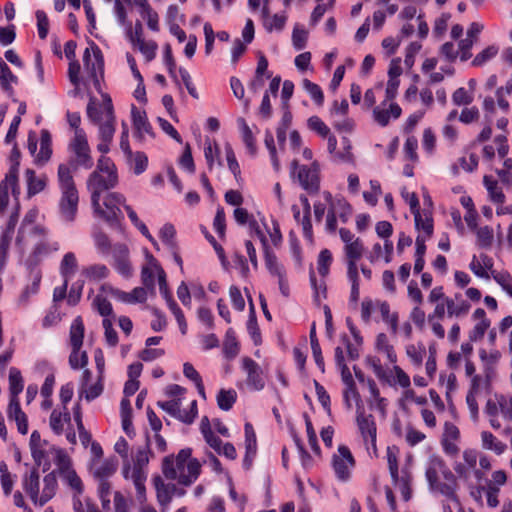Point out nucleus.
<instances>
[{"label": "nucleus", "instance_id": "nucleus-1", "mask_svg": "<svg viewBox=\"0 0 512 512\" xmlns=\"http://www.w3.org/2000/svg\"><path fill=\"white\" fill-rule=\"evenodd\" d=\"M87 115L90 121L98 127L100 140L97 145L98 151L102 154L108 153L116 131V117L110 96L103 94L102 103L99 105L94 99H91L87 105Z\"/></svg>", "mask_w": 512, "mask_h": 512}, {"label": "nucleus", "instance_id": "nucleus-2", "mask_svg": "<svg viewBox=\"0 0 512 512\" xmlns=\"http://www.w3.org/2000/svg\"><path fill=\"white\" fill-rule=\"evenodd\" d=\"M21 485L31 502L39 507L46 505L58 490L55 472L51 471L41 478L37 467H32L22 475Z\"/></svg>", "mask_w": 512, "mask_h": 512}, {"label": "nucleus", "instance_id": "nucleus-3", "mask_svg": "<svg viewBox=\"0 0 512 512\" xmlns=\"http://www.w3.org/2000/svg\"><path fill=\"white\" fill-rule=\"evenodd\" d=\"M201 465L197 459L191 458L190 449H182L176 457L167 456L162 463L163 475L170 480H178L182 485L189 486L198 478Z\"/></svg>", "mask_w": 512, "mask_h": 512}, {"label": "nucleus", "instance_id": "nucleus-4", "mask_svg": "<svg viewBox=\"0 0 512 512\" xmlns=\"http://www.w3.org/2000/svg\"><path fill=\"white\" fill-rule=\"evenodd\" d=\"M57 177L61 192L59 199L60 216L66 222H73L78 211L79 194L71 168L66 164H60Z\"/></svg>", "mask_w": 512, "mask_h": 512}, {"label": "nucleus", "instance_id": "nucleus-5", "mask_svg": "<svg viewBox=\"0 0 512 512\" xmlns=\"http://www.w3.org/2000/svg\"><path fill=\"white\" fill-rule=\"evenodd\" d=\"M118 183L117 169L113 161L101 156L97 161L96 169L87 179V189L91 194V202L98 205V198L106 190L114 188Z\"/></svg>", "mask_w": 512, "mask_h": 512}, {"label": "nucleus", "instance_id": "nucleus-6", "mask_svg": "<svg viewBox=\"0 0 512 512\" xmlns=\"http://www.w3.org/2000/svg\"><path fill=\"white\" fill-rule=\"evenodd\" d=\"M29 238L32 246L27 258L29 266H37L44 259L60 250V243L50 237L47 228L41 225H33L29 230Z\"/></svg>", "mask_w": 512, "mask_h": 512}, {"label": "nucleus", "instance_id": "nucleus-7", "mask_svg": "<svg viewBox=\"0 0 512 512\" xmlns=\"http://www.w3.org/2000/svg\"><path fill=\"white\" fill-rule=\"evenodd\" d=\"M290 176L307 193L314 195L320 190V165L312 161L309 165L293 160L290 165Z\"/></svg>", "mask_w": 512, "mask_h": 512}, {"label": "nucleus", "instance_id": "nucleus-8", "mask_svg": "<svg viewBox=\"0 0 512 512\" xmlns=\"http://www.w3.org/2000/svg\"><path fill=\"white\" fill-rule=\"evenodd\" d=\"M149 457L148 452L145 448L138 449L134 465L131 466L127 463L123 467V476L125 479L132 480L136 489V499L138 502L143 503L147 501L145 481L147 479V473L144 471V467L148 464Z\"/></svg>", "mask_w": 512, "mask_h": 512}, {"label": "nucleus", "instance_id": "nucleus-9", "mask_svg": "<svg viewBox=\"0 0 512 512\" xmlns=\"http://www.w3.org/2000/svg\"><path fill=\"white\" fill-rule=\"evenodd\" d=\"M125 203L124 195L111 192L108 193L101 203V196L98 198V205L95 206L93 202L92 208L94 214L107 222L110 226H116L122 218V212L119 208L120 205Z\"/></svg>", "mask_w": 512, "mask_h": 512}, {"label": "nucleus", "instance_id": "nucleus-10", "mask_svg": "<svg viewBox=\"0 0 512 512\" xmlns=\"http://www.w3.org/2000/svg\"><path fill=\"white\" fill-rule=\"evenodd\" d=\"M477 462L478 452L476 450H465L462 460L454 465V471L458 477L471 487L473 479L476 483H481L485 479L484 472L477 468Z\"/></svg>", "mask_w": 512, "mask_h": 512}, {"label": "nucleus", "instance_id": "nucleus-11", "mask_svg": "<svg viewBox=\"0 0 512 512\" xmlns=\"http://www.w3.org/2000/svg\"><path fill=\"white\" fill-rule=\"evenodd\" d=\"M69 148L73 154L71 165L74 169L79 167L91 169L93 167V159L91 157L90 147L84 130H78L69 144Z\"/></svg>", "mask_w": 512, "mask_h": 512}, {"label": "nucleus", "instance_id": "nucleus-12", "mask_svg": "<svg viewBox=\"0 0 512 512\" xmlns=\"http://www.w3.org/2000/svg\"><path fill=\"white\" fill-rule=\"evenodd\" d=\"M83 65L94 86L98 88L104 74V59L100 48L94 42L83 53Z\"/></svg>", "mask_w": 512, "mask_h": 512}, {"label": "nucleus", "instance_id": "nucleus-13", "mask_svg": "<svg viewBox=\"0 0 512 512\" xmlns=\"http://www.w3.org/2000/svg\"><path fill=\"white\" fill-rule=\"evenodd\" d=\"M55 451V464L62 481L68 485L77 495L83 492V483L75 470L71 467V461L64 450L53 448Z\"/></svg>", "mask_w": 512, "mask_h": 512}, {"label": "nucleus", "instance_id": "nucleus-14", "mask_svg": "<svg viewBox=\"0 0 512 512\" xmlns=\"http://www.w3.org/2000/svg\"><path fill=\"white\" fill-rule=\"evenodd\" d=\"M18 170L19 163L11 165L10 169L5 175V178L0 183V214H4L9 204V190L15 199L20 194V187L18 184Z\"/></svg>", "mask_w": 512, "mask_h": 512}, {"label": "nucleus", "instance_id": "nucleus-15", "mask_svg": "<svg viewBox=\"0 0 512 512\" xmlns=\"http://www.w3.org/2000/svg\"><path fill=\"white\" fill-rule=\"evenodd\" d=\"M354 465L355 461L349 448L345 445H340L337 453L332 458V467L337 479L343 482L347 481L350 478Z\"/></svg>", "mask_w": 512, "mask_h": 512}, {"label": "nucleus", "instance_id": "nucleus-16", "mask_svg": "<svg viewBox=\"0 0 512 512\" xmlns=\"http://www.w3.org/2000/svg\"><path fill=\"white\" fill-rule=\"evenodd\" d=\"M157 405L171 416L177 418L183 423L191 424L197 416V401L190 402L189 410L181 409V399H172L166 402H158Z\"/></svg>", "mask_w": 512, "mask_h": 512}, {"label": "nucleus", "instance_id": "nucleus-17", "mask_svg": "<svg viewBox=\"0 0 512 512\" xmlns=\"http://www.w3.org/2000/svg\"><path fill=\"white\" fill-rule=\"evenodd\" d=\"M92 372L84 369L78 389L79 399L84 398L87 402H91L101 396L104 391V378L97 376V380L91 383Z\"/></svg>", "mask_w": 512, "mask_h": 512}, {"label": "nucleus", "instance_id": "nucleus-18", "mask_svg": "<svg viewBox=\"0 0 512 512\" xmlns=\"http://www.w3.org/2000/svg\"><path fill=\"white\" fill-rule=\"evenodd\" d=\"M440 475L454 482V475L447 468L444 460L438 455H431L425 469V476L430 487H437Z\"/></svg>", "mask_w": 512, "mask_h": 512}, {"label": "nucleus", "instance_id": "nucleus-19", "mask_svg": "<svg viewBox=\"0 0 512 512\" xmlns=\"http://www.w3.org/2000/svg\"><path fill=\"white\" fill-rule=\"evenodd\" d=\"M29 447L36 465L35 467L37 468L48 460L50 454L55 457V451L53 450L55 447L49 445L46 440H42L41 435L37 430L31 433Z\"/></svg>", "mask_w": 512, "mask_h": 512}, {"label": "nucleus", "instance_id": "nucleus-20", "mask_svg": "<svg viewBox=\"0 0 512 512\" xmlns=\"http://www.w3.org/2000/svg\"><path fill=\"white\" fill-rule=\"evenodd\" d=\"M113 267L123 277L129 278L133 274V267L129 259V249L125 244L117 243L112 249Z\"/></svg>", "mask_w": 512, "mask_h": 512}, {"label": "nucleus", "instance_id": "nucleus-21", "mask_svg": "<svg viewBox=\"0 0 512 512\" xmlns=\"http://www.w3.org/2000/svg\"><path fill=\"white\" fill-rule=\"evenodd\" d=\"M401 113L402 109L397 103L382 101L378 106L374 107L372 117L378 125L385 127L390 123L391 119H398Z\"/></svg>", "mask_w": 512, "mask_h": 512}, {"label": "nucleus", "instance_id": "nucleus-22", "mask_svg": "<svg viewBox=\"0 0 512 512\" xmlns=\"http://www.w3.org/2000/svg\"><path fill=\"white\" fill-rule=\"evenodd\" d=\"M132 123L134 127V137L140 142H144L146 137L154 138L152 126L149 123L145 111H141L135 106L131 109Z\"/></svg>", "mask_w": 512, "mask_h": 512}, {"label": "nucleus", "instance_id": "nucleus-23", "mask_svg": "<svg viewBox=\"0 0 512 512\" xmlns=\"http://www.w3.org/2000/svg\"><path fill=\"white\" fill-rule=\"evenodd\" d=\"M153 482L156 489L157 500L163 508L168 506L173 496L182 497L186 494L184 489L177 488L175 484L164 483L160 476L154 477Z\"/></svg>", "mask_w": 512, "mask_h": 512}, {"label": "nucleus", "instance_id": "nucleus-24", "mask_svg": "<svg viewBox=\"0 0 512 512\" xmlns=\"http://www.w3.org/2000/svg\"><path fill=\"white\" fill-rule=\"evenodd\" d=\"M358 428L366 443H371L373 447L376 444V424L372 415H366L364 408L357 409L356 417Z\"/></svg>", "mask_w": 512, "mask_h": 512}, {"label": "nucleus", "instance_id": "nucleus-25", "mask_svg": "<svg viewBox=\"0 0 512 512\" xmlns=\"http://www.w3.org/2000/svg\"><path fill=\"white\" fill-rule=\"evenodd\" d=\"M242 363L243 369L247 373V385L255 391L262 390L265 386V381L260 366L248 357L244 358Z\"/></svg>", "mask_w": 512, "mask_h": 512}, {"label": "nucleus", "instance_id": "nucleus-26", "mask_svg": "<svg viewBox=\"0 0 512 512\" xmlns=\"http://www.w3.org/2000/svg\"><path fill=\"white\" fill-rule=\"evenodd\" d=\"M7 416L9 420L14 421L20 434L28 433V417L20 406L19 399H10Z\"/></svg>", "mask_w": 512, "mask_h": 512}, {"label": "nucleus", "instance_id": "nucleus-27", "mask_svg": "<svg viewBox=\"0 0 512 512\" xmlns=\"http://www.w3.org/2000/svg\"><path fill=\"white\" fill-rule=\"evenodd\" d=\"M323 197L333 213L337 215L342 223H346L352 213L350 204L343 198H333L328 191L323 192Z\"/></svg>", "mask_w": 512, "mask_h": 512}, {"label": "nucleus", "instance_id": "nucleus-28", "mask_svg": "<svg viewBox=\"0 0 512 512\" xmlns=\"http://www.w3.org/2000/svg\"><path fill=\"white\" fill-rule=\"evenodd\" d=\"M470 270L480 278L489 279L493 269V259L485 253L474 255L469 264Z\"/></svg>", "mask_w": 512, "mask_h": 512}, {"label": "nucleus", "instance_id": "nucleus-29", "mask_svg": "<svg viewBox=\"0 0 512 512\" xmlns=\"http://www.w3.org/2000/svg\"><path fill=\"white\" fill-rule=\"evenodd\" d=\"M471 308V304L463 299L462 295L457 293L452 298L446 300V310L448 317L462 318L466 316Z\"/></svg>", "mask_w": 512, "mask_h": 512}, {"label": "nucleus", "instance_id": "nucleus-30", "mask_svg": "<svg viewBox=\"0 0 512 512\" xmlns=\"http://www.w3.org/2000/svg\"><path fill=\"white\" fill-rule=\"evenodd\" d=\"M473 319L477 321L473 329L469 332L470 341L476 342L481 340L488 328L490 327V320L486 317V312L482 308H477L473 313Z\"/></svg>", "mask_w": 512, "mask_h": 512}, {"label": "nucleus", "instance_id": "nucleus-31", "mask_svg": "<svg viewBox=\"0 0 512 512\" xmlns=\"http://www.w3.org/2000/svg\"><path fill=\"white\" fill-rule=\"evenodd\" d=\"M77 270L78 260L75 253H65L59 264V272L63 280H65V282H69V280L76 274Z\"/></svg>", "mask_w": 512, "mask_h": 512}, {"label": "nucleus", "instance_id": "nucleus-32", "mask_svg": "<svg viewBox=\"0 0 512 512\" xmlns=\"http://www.w3.org/2000/svg\"><path fill=\"white\" fill-rule=\"evenodd\" d=\"M256 233L261 238L264 246H266V240L264 238V235L258 229V227H256ZM265 266H266L267 270L270 272V274L273 276L278 277V276H281L286 273L283 266L278 262L275 254L270 252L267 247H265Z\"/></svg>", "mask_w": 512, "mask_h": 512}, {"label": "nucleus", "instance_id": "nucleus-33", "mask_svg": "<svg viewBox=\"0 0 512 512\" xmlns=\"http://www.w3.org/2000/svg\"><path fill=\"white\" fill-rule=\"evenodd\" d=\"M90 469L99 481L107 480L116 471L115 464L110 460H91Z\"/></svg>", "mask_w": 512, "mask_h": 512}, {"label": "nucleus", "instance_id": "nucleus-34", "mask_svg": "<svg viewBox=\"0 0 512 512\" xmlns=\"http://www.w3.org/2000/svg\"><path fill=\"white\" fill-rule=\"evenodd\" d=\"M70 420L71 417L67 407H63L62 410L54 409L50 415L49 425L55 434L60 435L64 431V425L69 423Z\"/></svg>", "mask_w": 512, "mask_h": 512}, {"label": "nucleus", "instance_id": "nucleus-35", "mask_svg": "<svg viewBox=\"0 0 512 512\" xmlns=\"http://www.w3.org/2000/svg\"><path fill=\"white\" fill-rule=\"evenodd\" d=\"M25 177L27 182V194L29 197H32L45 189L47 183L46 176L42 175L37 177L34 170L27 169L25 171Z\"/></svg>", "mask_w": 512, "mask_h": 512}, {"label": "nucleus", "instance_id": "nucleus-36", "mask_svg": "<svg viewBox=\"0 0 512 512\" xmlns=\"http://www.w3.org/2000/svg\"><path fill=\"white\" fill-rule=\"evenodd\" d=\"M17 476L13 474L5 462L0 463V485L4 496L9 497L13 492Z\"/></svg>", "mask_w": 512, "mask_h": 512}, {"label": "nucleus", "instance_id": "nucleus-37", "mask_svg": "<svg viewBox=\"0 0 512 512\" xmlns=\"http://www.w3.org/2000/svg\"><path fill=\"white\" fill-rule=\"evenodd\" d=\"M483 184L488 191L490 200L495 204H503L505 202V194L501 187H499L497 180L492 176L485 175L483 177Z\"/></svg>", "mask_w": 512, "mask_h": 512}, {"label": "nucleus", "instance_id": "nucleus-38", "mask_svg": "<svg viewBox=\"0 0 512 512\" xmlns=\"http://www.w3.org/2000/svg\"><path fill=\"white\" fill-rule=\"evenodd\" d=\"M219 147L216 141H212L209 138H206L204 141V157L207 162L208 169L213 170L216 162L219 166L222 165L219 159Z\"/></svg>", "mask_w": 512, "mask_h": 512}, {"label": "nucleus", "instance_id": "nucleus-39", "mask_svg": "<svg viewBox=\"0 0 512 512\" xmlns=\"http://www.w3.org/2000/svg\"><path fill=\"white\" fill-rule=\"evenodd\" d=\"M84 338V324L80 316L76 317L70 327V343L74 350H80Z\"/></svg>", "mask_w": 512, "mask_h": 512}, {"label": "nucleus", "instance_id": "nucleus-40", "mask_svg": "<svg viewBox=\"0 0 512 512\" xmlns=\"http://www.w3.org/2000/svg\"><path fill=\"white\" fill-rule=\"evenodd\" d=\"M237 124L241 133L242 140L251 155L256 154V144L251 128L244 118H238Z\"/></svg>", "mask_w": 512, "mask_h": 512}, {"label": "nucleus", "instance_id": "nucleus-41", "mask_svg": "<svg viewBox=\"0 0 512 512\" xmlns=\"http://www.w3.org/2000/svg\"><path fill=\"white\" fill-rule=\"evenodd\" d=\"M24 383L21 371L16 367L9 370V390L11 399H18V395L23 391Z\"/></svg>", "mask_w": 512, "mask_h": 512}, {"label": "nucleus", "instance_id": "nucleus-42", "mask_svg": "<svg viewBox=\"0 0 512 512\" xmlns=\"http://www.w3.org/2000/svg\"><path fill=\"white\" fill-rule=\"evenodd\" d=\"M482 447L486 450H491L496 454H502L506 449V444L499 441L491 432L483 431L481 433Z\"/></svg>", "mask_w": 512, "mask_h": 512}, {"label": "nucleus", "instance_id": "nucleus-43", "mask_svg": "<svg viewBox=\"0 0 512 512\" xmlns=\"http://www.w3.org/2000/svg\"><path fill=\"white\" fill-rule=\"evenodd\" d=\"M500 406L497 401L488 399L484 407V414L487 416L489 423L493 429H500L501 423L499 421Z\"/></svg>", "mask_w": 512, "mask_h": 512}, {"label": "nucleus", "instance_id": "nucleus-44", "mask_svg": "<svg viewBox=\"0 0 512 512\" xmlns=\"http://www.w3.org/2000/svg\"><path fill=\"white\" fill-rule=\"evenodd\" d=\"M353 241L349 245H344L345 261H359L365 252L363 241L360 238Z\"/></svg>", "mask_w": 512, "mask_h": 512}, {"label": "nucleus", "instance_id": "nucleus-45", "mask_svg": "<svg viewBox=\"0 0 512 512\" xmlns=\"http://www.w3.org/2000/svg\"><path fill=\"white\" fill-rule=\"evenodd\" d=\"M93 240L98 253L101 254L103 257L107 256L110 252H112L113 246L111 245L110 239L102 231L94 232Z\"/></svg>", "mask_w": 512, "mask_h": 512}, {"label": "nucleus", "instance_id": "nucleus-46", "mask_svg": "<svg viewBox=\"0 0 512 512\" xmlns=\"http://www.w3.org/2000/svg\"><path fill=\"white\" fill-rule=\"evenodd\" d=\"M287 21L286 13H276L264 20V29L267 32L282 31Z\"/></svg>", "mask_w": 512, "mask_h": 512}, {"label": "nucleus", "instance_id": "nucleus-47", "mask_svg": "<svg viewBox=\"0 0 512 512\" xmlns=\"http://www.w3.org/2000/svg\"><path fill=\"white\" fill-rule=\"evenodd\" d=\"M245 447H246V454H245V462H247V459L250 455L256 454V434L254 431V428L252 424L246 423L245 424Z\"/></svg>", "mask_w": 512, "mask_h": 512}, {"label": "nucleus", "instance_id": "nucleus-48", "mask_svg": "<svg viewBox=\"0 0 512 512\" xmlns=\"http://www.w3.org/2000/svg\"><path fill=\"white\" fill-rule=\"evenodd\" d=\"M393 484L400 490L402 498L408 501L411 498V475L407 471H402V475H398L397 480H392Z\"/></svg>", "mask_w": 512, "mask_h": 512}, {"label": "nucleus", "instance_id": "nucleus-49", "mask_svg": "<svg viewBox=\"0 0 512 512\" xmlns=\"http://www.w3.org/2000/svg\"><path fill=\"white\" fill-rule=\"evenodd\" d=\"M236 392L232 389H221L217 395V404L221 410L228 411L236 401Z\"/></svg>", "mask_w": 512, "mask_h": 512}, {"label": "nucleus", "instance_id": "nucleus-50", "mask_svg": "<svg viewBox=\"0 0 512 512\" xmlns=\"http://www.w3.org/2000/svg\"><path fill=\"white\" fill-rule=\"evenodd\" d=\"M499 52V47L490 45L479 52L472 61L473 66H482L493 59Z\"/></svg>", "mask_w": 512, "mask_h": 512}, {"label": "nucleus", "instance_id": "nucleus-51", "mask_svg": "<svg viewBox=\"0 0 512 512\" xmlns=\"http://www.w3.org/2000/svg\"><path fill=\"white\" fill-rule=\"evenodd\" d=\"M344 402L348 409L352 408V401L356 403L357 409L361 406L360 394L357 391L356 384L346 385L343 391Z\"/></svg>", "mask_w": 512, "mask_h": 512}, {"label": "nucleus", "instance_id": "nucleus-52", "mask_svg": "<svg viewBox=\"0 0 512 512\" xmlns=\"http://www.w3.org/2000/svg\"><path fill=\"white\" fill-rule=\"evenodd\" d=\"M92 306L104 318H108L113 314L112 304L101 295H97L94 298Z\"/></svg>", "mask_w": 512, "mask_h": 512}, {"label": "nucleus", "instance_id": "nucleus-53", "mask_svg": "<svg viewBox=\"0 0 512 512\" xmlns=\"http://www.w3.org/2000/svg\"><path fill=\"white\" fill-rule=\"evenodd\" d=\"M83 274L92 280H101L108 276L109 270L104 264H94L86 267Z\"/></svg>", "mask_w": 512, "mask_h": 512}, {"label": "nucleus", "instance_id": "nucleus-54", "mask_svg": "<svg viewBox=\"0 0 512 512\" xmlns=\"http://www.w3.org/2000/svg\"><path fill=\"white\" fill-rule=\"evenodd\" d=\"M304 90L311 96L317 105H322L324 102V94L319 85L304 79L302 82Z\"/></svg>", "mask_w": 512, "mask_h": 512}, {"label": "nucleus", "instance_id": "nucleus-55", "mask_svg": "<svg viewBox=\"0 0 512 512\" xmlns=\"http://www.w3.org/2000/svg\"><path fill=\"white\" fill-rule=\"evenodd\" d=\"M17 82V77L12 73L8 65L0 59V83L3 89L8 90L12 83Z\"/></svg>", "mask_w": 512, "mask_h": 512}, {"label": "nucleus", "instance_id": "nucleus-56", "mask_svg": "<svg viewBox=\"0 0 512 512\" xmlns=\"http://www.w3.org/2000/svg\"><path fill=\"white\" fill-rule=\"evenodd\" d=\"M112 486L109 481L101 480L98 484V496L101 501L102 508L104 510L110 509V495Z\"/></svg>", "mask_w": 512, "mask_h": 512}, {"label": "nucleus", "instance_id": "nucleus-57", "mask_svg": "<svg viewBox=\"0 0 512 512\" xmlns=\"http://www.w3.org/2000/svg\"><path fill=\"white\" fill-rule=\"evenodd\" d=\"M166 301H167V305H168L169 309L173 313V315L179 325L181 333L185 334L187 331V323H186V320H185L182 310L179 308L177 303L172 299V297H167Z\"/></svg>", "mask_w": 512, "mask_h": 512}, {"label": "nucleus", "instance_id": "nucleus-58", "mask_svg": "<svg viewBox=\"0 0 512 512\" xmlns=\"http://www.w3.org/2000/svg\"><path fill=\"white\" fill-rule=\"evenodd\" d=\"M332 263V253L328 249H324L319 253L317 266L318 272L322 277H325L329 273V268Z\"/></svg>", "mask_w": 512, "mask_h": 512}, {"label": "nucleus", "instance_id": "nucleus-59", "mask_svg": "<svg viewBox=\"0 0 512 512\" xmlns=\"http://www.w3.org/2000/svg\"><path fill=\"white\" fill-rule=\"evenodd\" d=\"M415 220V226L417 230H422L426 234V238H430L433 234V221L431 218H423L420 209L418 214H413Z\"/></svg>", "mask_w": 512, "mask_h": 512}, {"label": "nucleus", "instance_id": "nucleus-60", "mask_svg": "<svg viewBox=\"0 0 512 512\" xmlns=\"http://www.w3.org/2000/svg\"><path fill=\"white\" fill-rule=\"evenodd\" d=\"M127 160L133 163V171L136 175L143 173L148 165V158L143 152L132 153V158H127Z\"/></svg>", "mask_w": 512, "mask_h": 512}, {"label": "nucleus", "instance_id": "nucleus-61", "mask_svg": "<svg viewBox=\"0 0 512 512\" xmlns=\"http://www.w3.org/2000/svg\"><path fill=\"white\" fill-rule=\"evenodd\" d=\"M493 279L502 287V289L509 295L512 293V277L507 272H498L493 270L491 275Z\"/></svg>", "mask_w": 512, "mask_h": 512}, {"label": "nucleus", "instance_id": "nucleus-62", "mask_svg": "<svg viewBox=\"0 0 512 512\" xmlns=\"http://www.w3.org/2000/svg\"><path fill=\"white\" fill-rule=\"evenodd\" d=\"M224 352L229 357H234L238 353V343L235 338V333L231 328H229L226 332Z\"/></svg>", "mask_w": 512, "mask_h": 512}, {"label": "nucleus", "instance_id": "nucleus-63", "mask_svg": "<svg viewBox=\"0 0 512 512\" xmlns=\"http://www.w3.org/2000/svg\"><path fill=\"white\" fill-rule=\"evenodd\" d=\"M498 403L500 406V411L502 414V417L512 422V396L505 397L503 395L498 396Z\"/></svg>", "mask_w": 512, "mask_h": 512}, {"label": "nucleus", "instance_id": "nucleus-64", "mask_svg": "<svg viewBox=\"0 0 512 512\" xmlns=\"http://www.w3.org/2000/svg\"><path fill=\"white\" fill-rule=\"evenodd\" d=\"M73 509L74 512H100L91 500L81 501L78 497L73 498Z\"/></svg>", "mask_w": 512, "mask_h": 512}]
</instances>
